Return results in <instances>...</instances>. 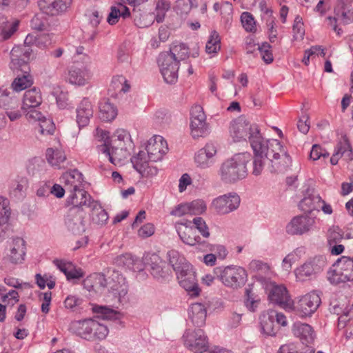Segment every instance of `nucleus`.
<instances>
[{
    "mask_svg": "<svg viewBox=\"0 0 353 353\" xmlns=\"http://www.w3.org/2000/svg\"><path fill=\"white\" fill-rule=\"evenodd\" d=\"M254 156L252 157V174L259 176L262 173L267 162L271 172H284L291 166L292 159L288 151L277 139L264 140L261 134L256 141H252V147Z\"/></svg>",
    "mask_w": 353,
    "mask_h": 353,
    "instance_id": "f257e3e1",
    "label": "nucleus"
},
{
    "mask_svg": "<svg viewBox=\"0 0 353 353\" xmlns=\"http://www.w3.org/2000/svg\"><path fill=\"white\" fill-rule=\"evenodd\" d=\"M37 37L38 35L28 34L24 41V45L14 46L10 52V68L17 73V77L11 85L14 91L21 92L33 83L28 61L32 57L33 52L30 46L38 45Z\"/></svg>",
    "mask_w": 353,
    "mask_h": 353,
    "instance_id": "f03ea898",
    "label": "nucleus"
},
{
    "mask_svg": "<svg viewBox=\"0 0 353 353\" xmlns=\"http://www.w3.org/2000/svg\"><path fill=\"white\" fill-rule=\"evenodd\" d=\"M167 256L180 285L191 296H198L200 290L192 265L175 250L168 251Z\"/></svg>",
    "mask_w": 353,
    "mask_h": 353,
    "instance_id": "7ed1b4c3",
    "label": "nucleus"
},
{
    "mask_svg": "<svg viewBox=\"0 0 353 353\" xmlns=\"http://www.w3.org/2000/svg\"><path fill=\"white\" fill-rule=\"evenodd\" d=\"M252 159L248 152L238 153L225 160L221 165L219 174L225 183H234L248 175L247 164Z\"/></svg>",
    "mask_w": 353,
    "mask_h": 353,
    "instance_id": "20e7f679",
    "label": "nucleus"
},
{
    "mask_svg": "<svg viewBox=\"0 0 353 353\" xmlns=\"http://www.w3.org/2000/svg\"><path fill=\"white\" fill-rule=\"evenodd\" d=\"M229 132L234 142L248 139L251 147H252V141L259 139L261 134L258 125L250 123L244 117H239L231 121Z\"/></svg>",
    "mask_w": 353,
    "mask_h": 353,
    "instance_id": "39448f33",
    "label": "nucleus"
},
{
    "mask_svg": "<svg viewBox=\"0 0 353 353\" xmlns=\"http://www.w3.org/2000/svg\"><path fill=\"white\" fill-rule=\"evenodd\" d=\"M191 224L192 221L189 220L175 223V229L182 242L190 246H196V249L203 252L213 250L211 244L205 240H201V238L196 234L195 230Z\"/></svg>",
    "mask_w": 353,
    "mask_h": 353,
    "instance_id": "423d86ee",
    "label": "nucleus"
},
{
    "mask_svg": "<svg viewBox=\"0 0 353 353\" xmlns=\"http://www.w3.org/2000/svg\"><path fill=\"white\" fill-rule=\"evenodd\" d=\"M215 272L219 274L218 276L225 286L234 290L243 287L247 281L245 270L239 266L217 268Z\"/></svg>",
    "mask_w": 353,
    "mask_h": 353,
    "instance_id": "0eeeda50",
    "label": "nucleus"
},
{
    "mask_svg": "<svg viewBox=\"0 0 353 353\" xmlns=\"http://www.w3.org/2000/svg\"><path fill=\"white\" fill-rule=\"evenodd\" d=\"M106 288L116 299L112 303V307L118 308L128 293V287L125 279L119 271L109 270L106 278Z\"/></svg>",
    "mask_w": 353,
    "mask_h": 353,
    "instance_id": "6e6552de",
    "label": "nucleus"
},
{
    "mask_svg": "<svg viewBox=\"0 0 353 353\" xmlns=\"http://www.w3.org/2000/svg\"><path fill=\"white\" fill-rule=\"evenodd\" d=\"M325 265L326 260L323 256L309 259L294 270L296 278L300 281L311 280L321 272Z\"/></svg>",
    "mask_w": 353,
    "mask_h": 353,
    "instance_id": "1a4fd4ad",
    "label": "nucleus"
},
{
    "mask_svg": "<svg viewBox=\"0 0 353 353\" xmlns=\"http://www.w3.org/2000/svg\"><path fill=\"white\" fill-rule=\"evenodd\" d=\"M182 339L184 345L194 353H203L209 349L208 336L201 329H188L183 334Z\"/></svg>",
    "mask_w": 353,
    "mask_h": 353,
    "instance_id": "9d476101",
    "label": "nucleus"
},
{
    "mask_svg": "<svg viewBox=\"0 0 353 353\" xmlns=\"http://www.w3.org/2000/svg\"><path fill=\"white\" fill-rule=\"evenodd\" d=\"M161 74L165 83L174 84L178 80L179 63L167 52L159 54L157 59Z\"/></svg>",
    "mask_w": 353,
    "mask_h": 353,
    "instance_id": "9b49d317",
    "label": "nucleus"
},
{
    "mask_svg": "<svg viewBox=\"0 0 353 353\" xmlns=\"http://www.w3.org/2000/svg\"><path fill=\"white\" fill-rule=\"evenodd\" d=\"M145 267L154 279L159 282H166L171 278L169 265L157 254H152L145 258Z\"/></svg>",
    "mask_w": 353,
    "mask_h": 353,
    "instance_id": "f8f14e48",
    "label": "nucleus"
},
{
    "mask_svg": "<svg viewBox=\"0 0 353 353\" xmlns=\"http://www.w3.org/2000/svg\"><path fill=\"white\" fill-rule=\"evenodd\" d=\"M85 214L83 209L70 208L64 219L67 230L74 235L82 234L87 228Z\"/></svg>",
    "mask_w": 353,
    "mask_h": 353,
    "instance_id": "ddd939ff",
    "label": "nucleus"
},
{
    "mask_svg": "<svg viewBox=\"0 0 353 353\" xmlns=\"http://www.w3.org/2000/svg\"><path fill=\"white\" fill-rule=\"evenodd\" d=\"M321 303L319 295L312 292L298 298L294 308L296 313L301 317L310 316L314 313Z\"/></svg>",
    "mask_w": 353,
    "mask_h": 353,
    "instance_id": "4468645a",
    "label": "nucleus"
},
{
    "mask_svg": "<svg viewBox=\"0 0 353 353\" xmlns=\"http://www.w3.org/2000/svg\"><path fill=\"white\" fill-rule=\"evenodd\" d=\"M240 196L235 192L219 196L212 202V208L219 214H227L236 210L240 205Z\"/></svg>",
    "mask_w": 353,
    "mask_h": 353,
    "instance_id": "2eb2a0df",
    "label": "nucleus"
},
{
    "mask_svg": "<svg viewBox=\"0 0 353 353\" xmlns=\"http://www.w3.org/2000/svg\"><path fill=\"white\" fill-rule=\"evenodd\" d=\"M191 134L194 138L204 137L208 134L206 117L203 108L199 105H194L190 111Z\"/></svg>",
    "mask_w": 353,
    "mask_h": 353,
    "instance_id": "dca6fc26",
    "label": "nucleus"
},
{
    "mask_svg": "<svg viewBox=\"0 0 353 353\" xmlns=\"http://www.w3.org/2000/svg\"><path fill=\"white\" fill-rule=\"evenodd\" d=\"M314 223V216L308 214L296 216L287 224L286 232L290 235H302L309 232Z\"/></svg>",
    "mask_w": 353,
    "mask_h": 353,
    "instance_id": "f3484780",
    "label": "nucleus"
},
{
    "mask_svg": "<svg viewBox=\"0 0 353 353\" xmlns=\"http://www.w3.org/2000/svg\"><path fill=\"white\" fill-rule=\"evenodd\" d=\"M9 246L10 248L6 251L4 259L14 265L23 263L26 254L25 240L21 237L14 238Z\"/></svg>",
    "mask_w": 353,
    "mask_h": 353,
    "instance_id": "a211bd4d",
    "label": "nucleus"
},
{
    "mask_svg": "<svg viewBox=\"0 0 353 353\" xmlns=\"http://www.w3.org/2000/svg\"><path fill=\"white\" fill-rule=\"evenodd\" d=\"M97 148L99 153L104 154L115 165L123 164L130 156L129 151L123 146L110 145L108 147L105 144H100Z\"/></svg>",
    "mask_w": 353,
    "mask_h": 353,
    "instance_id": "6ab92c4d",
    "label": "nucleus"
},
{
    "mask_svg": "<svg viewBox=\"0 0 353 353\" xmlns=\"http://www.w3.org/2000/svg\"><path fill=\"white\" fill-rule=\"evenodd\" d=\"M71 3L72 0H39L37 3L42 13L57 17L66 12Z\"/></svg>",
    "mask_w": 353,
    "mask_h": 353,
    "instance_id": "aec40b11",
    "label": "nucleus"
},
{
    "mask_svg": "<svg viewBox=\"0 0 353 353\" xmlns=\"http://www.w3.org/2000/svg\"><path fill=\"white\" fill-rule=\"evenodd\" d=\"M145 150L149 161L157 162L162 159L168 148L165 140L159 135H155L148 141Z\"/></svg>",
    "mask_w": 353,
    "mask_h": 353,
    "instance_id": "412c9836",
    "label": "nucleus"
},
{
    "mask_svg": "<svg viewBox=\"0 0 353 353\" xmlns=\"http://www.w3.org/2000/svg\"><path fill=\"white\" fill-rule=\"evenodd\" d=\"M148 154L144 151H140L131 158L133 168L143 176L150 177L157 174L156 167L149 165Z\"/></svg>",
    "mask_w": 353,
    "mask_h": 353,
    "instance_id": "4be33fe9",
    "label": "nucleus"
},
{
    "mask_svg": "<svg viewBox=\"0 0 353 353\" xmlns=\"http://www.w3.org/2000/svg\"><path fill=\"white\" fill-rule=\"evenodd\" d=\"M216 154V145L213 143H208L204 148L200 149L196 154L195 163L201 168H208L214 164Z\"/></svg>",
    "mask_w": 353,
    "mask_h": 353,
    "instance_id": "5701e85b",
    "label": "nucleus"
},
{
    "mask_svg": "<svg viewBox=\"0 0 353 353\" xmlns=\"http://www.w3.org/2000/svg\"><path fill=\"white\" fill-rule=\"evenodd\" d=\"M269 298L272 303L285 310L292 309L293 301L290 299L286 288L283 285L274 286L269 294Z\"/></svg>",
    "mask_w": 353,
    "mask_h": 353,
    "instance_id": "b1692460",
    "label": "nucleus"
},
{
    "mask_svg": "<svg viewBox=\"0 0 353 353\" xmlns=\"http://www.w3.org/2000/svg\"><path fill=\"white\" fill-rule=\"evenodd\" d=\"M94 202H96V201L93 200L91 196L83 188L70 193L66 201L68 206L71 205L70 208L83 209V208H90Z\"/></svg>",
    "mask_w": 353,
    "mask_h": 353,
    "instance_id": "393cba45",
    "label": "nucleus"
},
{
    "mask_svg": "<svg viewBox=\"0 0 353 353\" xmlns=\"http://www.w3.org/2000/svg\"><path fill=\"white\" fill-rule=\"evenodd\" d=\"M92 77V74L88 66H72L68 70L67 79L72 85L83 86L88 83Z\"/></svg>",
    "mask_w": 353,
    "mask_h": 353,
    "instance_id": "a878e982",
    "label": "nucleus"
},
{
    "mask_svg": "<svg viewBox=\"0 0 353 353\" xmlns=\"http://www.w3.org/2000/svg\"><path fill=\"white\" fill-rule=\"evenodd\" d=\"M93 106L88 98H83L76 108V121L79 128L85 127L93 117Z\"/></svg>",
    "mask_w": 353,
    "mask_h": 353,
    "instance_id": "bb28decb",
    "label": "nucleus"
},
{
    "mask_svg": "<svg viewBox=\"0 0 353 353\" xmlns=\"http://www.w3.org/2000/svg\"><path fill=\"white\" fill-rule=\"evenodd\" d=\"M61 181L64 183L66 191L72 193L83 188L84 179L83 174L77 169H74L65 172L61 176Z\"/></svg>",
    "mask_w": 353,
    "mask_h": 353,
    "instance_id": "cd10ccee",
    "label": "nucleus"
},
{
    "mask_svg": "<svg viewBox=\"0 0 353 353\" xmlns=\"http://www.w3.org/2000/svg\"><path fill=\"white\" fill-rule=\"evenodd\" d=\"M352 156L353 153L350 143L347 137H343L336 145L334 152L330 158V163L332 165H336L341 158H343L345 161H350L353 159Z\"/></svg>",
    "mask_w": 353,
    "mask_h": 353,
    "instance_id": "c85d7f7f",
    "label": "nucleus"
},
{
    "mask_svg": "<svg viewBox=\"0 0 353 353\" xmlns=\"http://www.w3.org/2000/svg\"><path fill=\"white\" fill-rule=\"evenodd\" d=\"M85 289L90 292H102L106 288V277L101 273H94L83 281Z\"/></svg>",
    "mask_w": 353,
    "mask_h": 353,
    "instance_id": "c756f323",
    "label": "nucleus"
},
{
    "mask_svg": "<svg viewBox=\"0 0 353 353\" xmlns=\"http://www.w3.org/2000/svg\"><path fill=\"white\" fill-rule=\"evenodd\" d=\"M323 199L319 194H311L304 197L299 204L300 210L305 214L313 216L314 211L319 212Z\"/></svg>",
    "mask_w": 353,
    "mask_h": 353,
    "instance_id": "7c9ffc66",
    "label": "nucleus"
},
{
    "mask_svg": "<svg viewBox=\"0 0 353 353\" xmlns=\"http://www.w3.org/2000/svg\"><path fill=\"white\" fill-rule=\"evenodd\" d=\"M42 103V96L39 89L33 88L26 90L23 98L21 109L26 111L28 108H34L39 106Z\"/></svg>",
    "mask_w": 353,
    "mask_h": 353,
    "instance_id": "2f4dec72",
    "label": "nucleus"
},
{
    "mask_svg": "<svg viewBox=\"0 0 353 353\" xmlns=\"http://www.w3.org/2000/svg\"><path fill=\"white\" fill-rule=\"evenodd\" d=\"M292 332L296 337L300 339L303 343H310L313 341L314 338L312 327L307 323H294L292 326Z\"/></svg>",
    "mask_w": 353,
    "mask_h": 353,
    "instance_id": "473e14b6",
    "label": "nucleus"
},
{
    "mask_svg": "<svg viewBox=\"0 0 353 353\" xmlns=\"http://www.w3.org/2000/svg\"><path fill=\"white\" fill-rule=\"evenodd\" d=\"M188 314L194 325L201 327L205 323L207 312L203 304L201 303H192L188 310Z\"/></svg>",
    "mask_w": 353,
    "mask_h": 353,
    "instance_id": "72a5a7b5",
    "label": "nucleus"
},
{
    "mask_svg": "<svg viewBox=\"0 0 353 353\" xmlns=\"http://www.w3.org/2000/svg\"><path fill=\"white\" fill-rule=\"evenodd\" d=\"M261 332L266 336H274L278 331V326L274 323V312L263 313L260 316Z\"/></svg>",
    "mask_w": 353,
    "mask_h": 353,
    "instance_id": "f704fd0d",
    "label": "nucleus"
},
{
    "mask_svg": "<svg viewBox=\"0 0 353 353\" xmlns=\"http://www.w3.org/2000/svg\"><path fill=\"white\" fill-rule=\"evenodd\" d=\"M91 323L92 319L76 321L70 324V330L81 338L90 341L91 339Z\"/></svg>",
    "mask_w": 353,
    "mask_h": 353,
    "instance_id": "c9c22d12",
    "label": "nucleus"
},
{
    "mask_svg": "<svg viewBox=\"0 0 353 353\" xmlns=\"http://www.w3.org/2000/svg\"><path fill=\"white\" fill-rule=\"evenodd\" d=\"M99 117L104 121H111L117 115V109L108 99H102L99 104Z\"/></svg>",
    "mask_w": 353,
    "mask_h": 353,
    "instance_id": "e433bc0d",
    "label": "nucleus"
},
{
    "mask_svg": "<svg viewBox=\"0 0 353 353\" xmlns=\"http://www.w3.org/2000/svg\"><path fill=\"white\" fill-rule=\"evenodd\" d=\"M166 52L174 59H177L179 63L185 60L190 54L188 46L178 41L173 42L170 46V50Z\"/></svg>",
    "mask_w": 353,
    "mask_h": 353,
    "instance_id": "4c0bfd02",
    "label": "nucleus"
},
{
    "mask_svg": "<svg viewBox=\"0 0 353 353\" xmlns=\"http://www.w3.org/2000/svg\"><path fill=\"white\" fill-rule=\"evenodd\" d=\"M334 266L340 269L343 279L348 281H353V258L343 256L336 261Z\"/></svg>",
    "mask_w": 353,
    "mask_h": 353,
    "instance_id": "58836bf2",
    "label": "nucleus"
},
{
    "mask_svg": "<svg viewBox=\"0 0 353 353\" xmlns=\"http://www.w3.org/2000/svg\"><path fill=\"white\" fill-rule=\"evenodd\" d=\"M46 157L49 164L59 169L62 167L61 164L66 160V156L63 151L52 148L46 150Z\"/></svg>",
    "mask_w": 353,
    "mask_h": 353,
    "instance_id": "ea45409f",
    "label": "nucleus"
},
{
    "mask_svg": "<svg viewBox=\"0 0 353 353\" xmlns=\"http://www.w3.org/2000/svg\"><path fill=\"white\" fill-rule=\"evenodd\" d=\"M90 209L92 211V220L93 223L101 226L107 223L109 218L108 214L97 201L92 203Z\"/></svg>",
    "mask_w": 353,
    "mask_h": 353,
    "instance_id": "a19ab883",
    "label": "nucleus"
},
{
    "mask_svg": "<svg viewBox=\"0 0 353 353\" xmlns=\"http://www.w3.org/2000/svg\"><path fill=\"white\" fill-rule=\"evenodd\" d=\"M10 94L11 93L6 90H0V107L6 111L19 108L20 103L18 99Z\"/></svg>",
    "mask_w": 353,
    "mask_h": 353,
    "instance_id": "79ce46f5",
    "label": "nucleus"
},
{
    "mask_svg": "<svg viewBox=\"0 0 353 353\" xmlns=\"http://www.w3.org/2000/svg\"><path fill=\"white\" fill-rule=\"evenodd\" d=\"M221 50V38L216 30H212L208 37L205 45V52L212 57L214 56Z\"/></svg>",
    "mask_w": 353,
    "mask_h": 353,
    "instance_id": "37998d69",
    "label": "nucleus"
},
{
    "mask_svg": "<svg viewBox=\"0 0 353 353\" xmlns=\"http://www.w3.org/2000/svg\"><path fill=\"white\" fill-rule=\"evenodd\" d=\"M245 304L247 308L251 312H255L261 302V298L253 292L252 287L248 285L245 292Z\"/></svg>",
    "mask_w": 353,
    "mask_h": 353,
    "instance_id": "c03bdc74",
    "label": "nucleus"
},
{
    "mask_svg": "<svg viewBox=\"0 0 353 353\" xmlns=\"http://www.w3.org/2000/svg\"><path fill=\"white\" fill-rule=\"evenodd\" d=\"M91 339L90 341L93 340H102L104 339L108 332L109 330L107 325L99 323L98 321L92 319L91 330H90Z\"/></svg>",
    "mask_w": 353,
    "mask_h": 353,
    "instance_id": "a18cd8bd",
    "label": "nucleus"
},
{
    "mask_svg": "<svg viewBox=\"0 0 353 353\" xmlns=\"http://www.w3.org/2000/svg\"><path fill=\"white\" fill-rule=\"evenodd\" d=\"M170 3L167 0H158L156 3L154 14L157 22H161L165 19L166 12L170 10Z\"/></svg>",
    "mask_w": 353,
    "mask_h": 353,
    "instance_id": "49530a36",
    "label": "nucleus"
},
{
    "mask_svg": "<svg viewBox=\"0 0 353 353\" xmlns=\"http://www.w3.org/2000/svg\"><path fill=\"white\" fill-rule=\"evenodd\" d=\"M343 231L336 225L332 226L327 231V242L332 246V244L339 243L343 238Z\"/></svg>",
    "mask_w": 353,
    "mask_h": 353,
    "instance_id": "de8ad7c7",
    "label": "nucleus"
},
{
    "mask_svg": "<svg viewBox=\"0 0 353 353\" xmlns=\"http://www.w3.org/2000/svg\"><path fill=\"white\" fill-rule=\"evenodd\" d=\"M38 132L42 135H52L55 130V125L50 118L46 116L39 122Z\"/></svg>",
    "mask_w": 353,
    "mask_h": 353,
    "instance_id": "09e8293b",
    "label": "nucleus"
},
{
    "mask_svg": "<svg viewBox=\"0 0 353 353\" xmlns=\"http://www.w3.org/2000/svg\"><path fill=\"white\" fill-rule=\"evenodd\" d=\"M19 23H0V41L9 39L18 30Z\"/></svg>",
    "mask_w": 353,
    "mask_h": 353,
    "instance_id": "8fccbe9b",
    "label": "nucleus"
},
{
    "mask_svg": "<svg viewBox=\"0 0 353 353\" xmlns=\"http://www.w3.org/2000/svg\"><path fill=\"white\" fill-rule=\"evenodd\" d=\"M129 16V9L126 6L120 4L119 8H111V12L109 13L107 17V22H110V21L112 19H118L120 17H121L123 19H126V18Z\"/></svg>",
    "mask_w": 353,
    "mask_h": 353,
    "instance_id": "3c124183",
    "label": "nucleus"
},
{
    "mask_svg": "<svg viewBox=\"0 0 353 353\" xmlns=\"http://www.w3.org/2000/svg\"><path fill=\"white\" fill-rule=\"evenodd\" d=\"M190 215H201L207 210L206 203L202 199H196L188 202Z\"/></svg>",
    "mask_w": 353,
    "mask_h": 353,
    "instance_id": "603ef678",
    "label": "nucleus"
},
{
    "mask_svg": "<svg viewBox=\"0 0 353 353\" xmlns=\"http://www.w3.org/2000/svg\"><path fill=\"white\" fill-rule=\"evenodd\" d=\"M93 312L99 315L103 319H116L118 312L107 306L96 305L93 307Z\"/></svg>",
    "mask_w": 353,
    "mask_h": 353,
    "instance_id": "864d4df0",
    "label": "nucleus"
},
{
    "mask_svg": "<svg viewBox=\"0 0 353 353\" xmlns=\"http://www.w3.org/2000/svg\"><path fill=\"white\" fill-rule=\"evenodd\" d=\"M214 10L217 12L218 10H221V14L223 16V19L229 21L232 20V13L233 10V8L232 4L225 2L222 4L219 3H215L214 4Z\"/></svg>",
    "mask_w": 353,
    "mask_h": 353,
    "instance_id": "5fc2aeb1",
    "label": "nucleus"
},
{
    "mask_svg": "<svg viewBox=\"0 0 353 353\" xmlns=\"http://www.w3.org/2000/svg\"><path fill=\"white\" fill-rule=\"evenodd\" d=\"M114 263L119 267L126 268L128 269L133 268L135 259L131 254L125 253L117 256L114 259Z\"/></svg>",
    "mask_w": 353,
    "mask_h": 353,
    "instance_id": "6e6d98bb",
    "label": "nucleus"
},
{
    "mask_svg": "<svg viewBox=\"0 0 353 353\" xmlns=\"http://www.w3.org/2000/svg\"><path fill=\"white\" fill-rule=\"evenodd\" d=\"M130 139L129 133L124 130H117L112 137L110 145L124 146L123 143Z\"/></svg>",
    "mask_w": 353,
    "mask_h": 353,
    "instance_id": "4d7b16f0",
    "label": "nucleus"
},
{
    "mask_svg": "<svg viewBox=\"0 0 353 353\" xmlns=\"http://www.w3.org/2000/svg\"><path fill=\"white\" fill-rule=\"evenodd\" d=\"M192 223L194 225V230L196 229L204 238H208L210 235L209 228L202 217H195Z\"/></svg>",
    "mask_w": 353,
    "mask_h": 353,
    "instance_id": "13d9d810",
    "label": "nucleus"
},
{
    "mask_svg": "<svg viewBox=\"0 0 353 353\" xmlns=\"http://www.w3.org/2000/svg\"><path fill=\"white\" fill-rule=\"evenodd\" d=\"M257 49L261 53L262 59L266 63H270L273 61V55L271 51V46L268 42H263L259 46Z\"/></svg>",
    "mask_w": 353,
    "mask_h": 353,
    "instance_id": "bf43d9fd",
    "label": "nucleus"
},
{
    "mask_svg": "<svg viewBox=\"0 0 353 353\" xmlns=\"http://www.w3.org/2000/svg\"><path fill=\"white\" fill-rule=\"evenodd\" d=\"M327 279L332 284L334 285H338L339 283L348 281L346 280V279H343V274L338 268H336L335 270H331L328 271Z\"/></svg>",
    "mask_w": 353,
    "mask_h": 353,
    "instance_id": "052dcab7",
    "label": "nucleus"
},
{
    "mask_svg": "<svg viewBox=\"0 0 353 353\" xmlns=\"http://www.w3.org/2000/svg\"><path fill=\"white\" fill-rule=\"evenodd\" d=\"M191 0H178L176 2L175 10L178 14L183 17L186 15L191 10Z\"/></svg>",
    "mask_w": 353,
    "mask_h": 353,
    "instance_id": "680f3d73",
    "label": "nucleus"
},
{
    "mask_svg": "<svg viewBox=\"0 0 353 353\" xmlns=\"http://www.w3.org/2000/svg\"><path fill=\"white\" fill-rule=\"evenodd\" d=\"M11 214V210L9 207V201L8 199L0 196V219L6 218L9 220Z\"/></svg>",
    "mask_w": 353,
    "mask_h": 353,
    "instance_id": "e2e57ef3",
    "label": "nucleus"
},
{
    "mask_svg": "<svg viewBox=\"0 0 353 353\" xmlns=\"http://www.w3.org/2000/svg\"><path fill=\"white\" fill-rule=\"evenodd\" d=\"M24 113L26 119L30 122H39L45 116L41 112L37 110L36 108H28L26 111H24Z\"/></svg>",
    "mask_w": 353,
    "mask_h": 353,
    "instance_id": "0e129e2a",
    "label": "nucleus"
},
{
    "mask_svg": "<svg viewBox=\"0 0 353 353\" xmlns=\"http://www.w3.org/2000/svg\"><path fill=\"white\" fill-rule=\"evenodd\" d=\"M170 214L179 217L190 214L188 202L181 203L176 206L174 209L171 211Z\"/></svg>",
    "mask_w": 353,
    "mask_h": 353,
    "instance_id": "69168bd1",
    "label": "nucleus"
},
{
    "mask_svg": "<svg viewBox=\"0 0 353 353\" xmlns=\"http://www.w3.org/2000/svg\"><path fill=\"white\" fill-rule=\"evenodd\" d=\"M95 136L98 141L101 143V144H105L108 147L110 145L111 140L110 139L109 132L101 128H97Z\"/></svg>",
    "mask_w": 353,
    "mask_h": 353,
    "instance_id": "338daca9",
    "label": "nucleus"
},
{
    "mask_svg": "<svg viewBox=\"0 0 353 353\" xmlns=\"http://www.w3.org/2000/svg\"><path fill=\"white\" fill-rule=\"evenodd\" d=\"M65 276L68 280L79 279L83 276V272L81 269L75 268L71 263H69L68 272H66Z\"/></svg>",
    "mask_w": 353,
    "mask_h": 353,
    "instance_id": "774afa93",
    "label": "nucleus"
}]
</instances>
